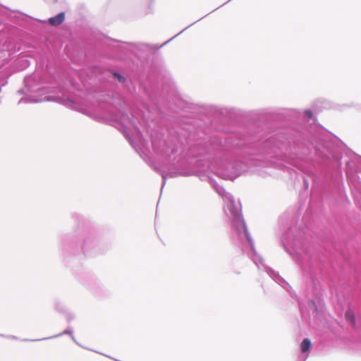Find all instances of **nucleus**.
Masks as SVG:
<instances>
[{
    "label": "nucleus",
    "instance_id": "nucleus-9",
    "mask_svg": "<svg viewBox=\"0 0 361 361\" xmlns=\"http://www.w3.org/2000/svg\"><path fill=\"white\" fill-rule=\"evenodd\" d=\"M314 161L329 168L339 166L341 164L338 151L331 142H321L315 146Z\"/></svg>",
    "mask_w": 361,
    "mask_h": 361
},
{
    "label": "nucleus",
    "instance_id": "nucleus-13",
    "mask_svg": "<svg viewBox=\"0 0 361 361\" xmlns=\"http://www.w3.org/2000/svg\"><path fill=\"white\" fill-rule=\"evenodd\" d=\"M345 317L346 321L349 323L352 326H355V317L353 311L348 310L345 312Z\"/></svg>",
    "mask_w": 361,
    "mask_h": 361
},
{
    "label": "nucleus",
    "instance_id": "nucleus-10",
    "mask_svg": "<svg viewBox=\"0 0 361 361\" xmlns=\"http://www.w3.org/2000/svg\"><path fill=\"white\" fill-rule=\"evenodd\" d=\"M209 145V149H207L209 152L212 151V149H216L219 147H245L246 145L244 142L233 141L231 137H226L223 140L219 135H214L210 137Z\"/></svg>",
    "mask_w": 361,
    "mask_h": 361
},
{
    "label": "nucleus",
    "instance_id": "nucleus-8",
    "mask_svg": "<svg viewBox=\"0 0 361 361\" xmlns=\"http://www.w3.org/2000/svg\"><path fill=\"white\" fill-rule=\"evenodd\" d=\"M293 229H295V228H290L282 236L281 240L286 251L293 257L294 261L300 264L303 268L305 261L309 260L310 257L304 247L302 231H299L298 235H293Z\"/></svg>",
    "mask_w": 361,
    "mask_h": 361
},
{
    "label": "nucleus",
    "instance_id": "nucleus-6",
    "mask_svg": "<svg viewBox=\"0 0 361 361\" xmlns=\"http://www.w3.org/2000/svg\"><path fill=\"white\" fill-rule=\"evenodd\" d=\"M249 168L247 163L241 161H231L226 156L221 159H215L207 161L206 166L202 170L215 169L216 173L224 179L234 180L245 172Z\"/></svg>",
    "mask_w": 361,
    "mask_h": 361
},
{
    "label": "nucleus",
    "instance_id": "nucleus-17",
    "mask_svg": "<svg viewBox=\"0 0 361 361\" xmlns=\"http://www.w3.org/2000/svg\"><path fill=\"white\" fill-rule=\"evenodd\" d=\"M161 176H162V179H163V184H162V188H163L164 185H165L166 179L168 176V174L163 172V173H161Z\"/></svg>",
    "mask_w": 361,
    "mask_h": 361
},
{
    "label": "nucleus",
    "instance_id": "nucleus-21",
    "mask_svg": "<svg viewBox=\"0 0 361 361\" xmlns=\"http://www.w3.org/2000/svg\"><path fill=\"white\" fill-rule=\"evenodd\" d=\"M177 175H178V173L173 172V173H171L169 176V177H176Z\"/></svg>",
    "mask_w": 361,
    "mask_h": 361
},
{
    "label": "nucleus",
    "instance_id": "nucleus-20",
    "mask_svg": "<svg viewBox=\"0 0 361 361\" xmlns=\"http://www.w3.org/2000/svg\"><path fill=\"white\" fill-rule=\"evenodd\" d=\"M176 36L175 35L174 37H173L172 38H171L170 39H169L168 41L165 42L164 43H163L161 46L158 47L157 49H159L160 47H162L163 46H164L165 44H166L169 42H170L171 39H173V38H175Z\"/></svg>",
    "mask_w": 361,
    "mask_h": 361
},
{
    "label": "nucleus",
    "instance_id": "nucleus-25",
    "mask_svg": "<svg viewBox=\"0 0 361 361\" xmlns=\"http://www.w3.org/2000/svg\"><path fill=\"white\" fill-rule=\"evenodd\" d=\"M307 359V356L302 360V361H305Z\"/></svg>",
    "mask_w": 361,
    "mask_h": 361
},
{
    "label": "nucleus",
    "instance_id": "nucleus-19",
    "mask_svg": "<svg viewBox=\"0 0 361 361\" xmlns=\"http://www.w3.org/2000/svg\"><path fill=\"white\" fill-rule=\"evenodd\" d=\"M66 317L68 322H71L72 319H74V315L73 314H68Z\"/></svg>",
    "mask_w": 361,
    "mask_h": 361
},
{
    "label": "nucleus",
    "instance_id": "nucleus-16",
    "mask_svg": "<svg viewBox=\"0 0 361 361\" xmlns=\"http://www.w3.org/2000/svg\"><path fill=\"white\" fill-rule=\"evenodd\" d=\"M114 75H115V77H116L118 78L119 82H124L125 81V78L123 75H121L120 73H114Z\"/></svg>",
    "mask_w": 361,
    "mask_h": 361
},
{
    "label": "nucleus",
    "instance_id": "nucleus-7",
    "mask_svg": "<svg viewBox=\"0 0 361 361\" xmlns=\"http://www.w3.org/2000/svg\"><path fill=\"white\" fill-rule=\"evenodd\" d=\"M78 246L85 255L97 252V238L94 232H83L80 237L67 234L61 238V247L64 252H73Z\"/></svg>",
    "mask_w": 361,
    "mask_h": 361
},
{
    "label": "nucleus",
    "instance_id": "nucleus-22",
    "mask_svg": "<svg viewBox=\"0 0 361 361\" xmlns=\"http://www.w3.org/2000/svg\"><path fill=\"white\" fill-rule=\"evenodd\" d=\"M304 184H305V188H308V183H307V181L305 179H304Z\"/></svg>",
    "mask_w": 361,
    "mask_h": 361
},
{
    "label": "nucleus",
    "instance_id": "nucleus-12",
    "mask_svg": "<svg viewBox=\"0 0 361 361\" xmlns=\"http://www.w3.org/2000/svg\"><path fill=\"white\" fill-rule=\"evenodd\" d=\"M70 335L72 340L76 343L77 344L78 342L76 341L75 338V336H73V329H67L66 330H64L63 332L59 334H56V335H54L53 336H50V337H47V338H42V340H47V339H50V338H57V337H59V336H61L63 335ZM32 341H41V339H36V340H31Z\"/></svg>",
    "mask_w": 361,
    "mask_h": 361
},
{
    "label": "nucleus",
    "instance_id": "nucleus-18",
    "mask_svg": "<svg viewBox=\"0 0 361 361\" xmlns=\"http://www.w3.org/2000/svg\"><path fill=\"white\" fill-rule=\"evenodd\" d=\"M305 115H306L308 118H312V115H313V114H312V111H311V110H306V111H305Z\"/></svg>",
    "mask_w": 361,
    "mask_h": 361
},
{
    "label": "nucleus",
    "instance_id": "nucleus-1",
    "mask_svg": "<svg viewBox=\"0 0 361 361\" xmlns=\"http://www.w3.org/2000/svg\"><path fill=\"white\" fill-rule=\"evenodd\" d=\"M211 184L224 202V212L231 221V231L233 240L236 244L241 246L243 252L247 253L259 269H263L278 284L291 293L290 291V286L288 283L278 272L267 267L264 264L262 257L257 253L254 240L243 219L240 202H235L233 197L227 192L222 186L217 184L214 180H211Z\"/></svg>",
    "mask_w": 361,
    "mask_h": 361
},
{
    "label": "nucleus",
    "instance_id": "nucleus-3",
    "mask_svg": "<svg viewBox=\"0 0 361 361\" xmlns=\"http://www.w3.org/2000/svg\"><path fill=\"white\" fill-rule=\"evenodd\" d=\"M104 118L119 126L123 130L124 135L135 151L140 155L142 154H145V151H147L146 143L142 140L141 132L137 126L135 120L130 118L128 115L123 113H112L111 111Z\"/></svg>",
    "mask_w": 361,
    "mask_h": 361
},
{
    "label": "nucleus",
    "instance_id": "nucleus-23",
    "mask_svg": "<svg viewBox=\"0 0 361 361\" xmlns=\"http://www.w3.org/2000/svg\"><path fill=\"white\" fill-rule=\"evenodd\" d=\"M185 30H187V27H185L184 30H183L182 31H180L178 34H177L176 36L180 35V33H182Z\"/></svg>",
    "mask_w": 361,
    "mask_h": 361
},
{
    "label": "nucleus",
    "instance_id": "nucleus-15",
    "mask_svg": "<svg viewBox=\"0 0 361 361\" xmlns=\"http://www.w3.org/2000/svg\"><path fill=\"white\" fill-rule=\"evenodd\" d=\"M54 307L56 311L61 313L66 312V306L60 300H56L54 302Z\"/></svg>",
    "mask_w": 361,
    "mask_h": 361
},
{
    "label": "nucleus",
    "instance_id": "nucleus-4",
    "mask_svg": "<svg viewBox=\"0 0 361 361\" xmlns=\"http://www.w3.org/2000/svg\"><path fill=\"white\" fill-rule=\"evenodd\" d=\"M152 144L154 152L169 164L179 167L182 164L183 149L180 142L174 137L166 140L152 137Z\"/></svg>",
    "mask_w": 361,
    "mask_h": 361
},
{
    "label": "nucleus",
    "instance_id": "nucleus-24",
    "mask_svg": "<svg viewBox=\"0 0 361 361\" xmlns=\"http://www.w3.org/2000/svg\"><path fill=\"white\" fill-rule=\"evenodd\" d=\"M11 338H13V339H16V336H11Z\"/></svg>",
    "mask_w": 361,
    "mask_h": 361
},
{
    "label": "nucleus",
    "instance_id": "nucleus-14",
    "mask_svg": "<svg viewBox=\"0 0 361 361\" xmlns=\"http://www.w3.org/2000/svg\"><path fill=\"white\" fill-rule=\"evenodd\" d=\"M311 347V341L309 338H304L301 343L300 348L301 351L305 353L309 351Z\"/></svg>",
    "mask_w": 361,
    "mask_h": 361
},
{
    "label": "nucleus",
    "instance_id": "nucleus-11",
    "mask_svg": "<svg viewBox=\"0 0 361 361\" xmlns=\"http://www.w3.org/2000/svg\"><path fill=\"white\" fill-rule=\"evenodd\" d=\"M65 19V13L63 12H61L58 13L56 16L51 17L49 19V23L54 26H57L61 25Z\"/></svg>",
    "mask_w": 361,
    "mask_h": 361
},
{
    "label": "nucleus",
    "instance_id": "nucleus-5",
    "mask_svg": "<svg viewBox=\"0 0 361 361\" xmlns=\"http://www.w3.org/2000/svg\"><path fill=\"white\" fill-rule=\"evenodd\" d=\"M24 88L18 90V92L25 94V97L18 101V104L39 103L53 100L51 97L44 96L48 92V90L47 87L41 86L39 73H35L27 76L24 80Z\"/></svg>",
    "mask_w": 361,
    "mask_h": 361
},
{
    "label": "nucleus",
    "instance_id": "nucleus-2",
    "mask_svg": "<svg viewBox=\"0 0 361 361\" xmlns=\"http://www.w3.org/2000/svg\"><path fill=\"white\" fill-rule=\"evenodd\" d=\"M259 154L269 158H279L292 161L298 167V161L295 159L303 160L309 154V149L296 145L292 137L286 135H276L269 137L261 145ZM303 170V169H301Z\"/></svg>",
    "mask_w": 361,
    "mask_h": 361
}]
</instances>
